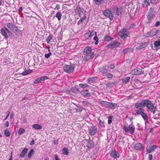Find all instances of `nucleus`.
Returning <instances> with one entry per match:
<instances>
[{
    "mask_svg": "<svg viewBox=\"0 0 160 160\" xmlns=\"http://www.w3.org/2000/svg\"><path fill=\"white\" fill-rule=\"evenodd\" d=\"M145 103V107H147L148 109L153 114H155L157 109L156 107L154 106L152 102L146 99Z\"/></svg>",
    "mask_w": 160,
    "mask_h": 160,
    "instance_id": "nucleus-1",
    "label": "nucleus"
},
{
    "mask_svg": "<svg viewBox=\"0 0 160 160\" xmlns=\"http://www.w3.org/2000/svg\"><path fill=\"white\" fill-rule=\"evenodd\" d=\"M123 129L126 132L128 133L129 132L132 134H133L135 131V127L132 123L130 124L128 127L126 125H124Z\"/></svg>",
    "mask_w": 160,
    "mask_h": 160,
    "instance_id": "nucleus-2",
    "label": "nucleus"
},
{
    "mask_svg": "<svg viewBox=\"0 0 160 160\" xmlns=\"http://www.w3.org/2000/svg\"><path fill=\"white\" fill-rule=\"evenodd\" d=\"M75 67L73 65L65 64L63 67L64 71L67 73H70L73 72Z\"/></svg>",
    "mask_w": 160,
    "mask_h": 160,
    "instance_id": "nucleus-3",
    "label": "nucleus"
},
{
    "mask_svg": "<svg viewBox=\"0 0 160 160\" xmlns=\"http://www.w3.org/2000/svg\"><path fill=\"white\" fill-rule=\"evenodd\" d=\"M119 35L122 38H126L128 35V31L125 28H122L118 32Z\"/></svg>",
    "mask_w": 160,
    "mask_h": 160,
    "instance_id": "nucleus-4",
    "label": "nucleus"
},
{
    "mask_svg": "<svg viewBox=\"0 0 160 160\" xmlns=\"http://www.w3.org/2000/svg\"><path fill=\"white\" fill-rule=\"evenodd\" d=\"M103 13L107 18H109L110 20H113V16L112 12L109 9H107L104 11Z\"/></svg>",
    "mask_w": 160,
    "mask_h": 160,
    "instance_id": "nucleus-5",
    "label": "nucleus"
},
{
    "mask_svg": "<svg viewBox=\"0 0 160 160\" xmlns=\"http://www.w3.org/2000/svg\"><path fill=\"white\" fill-rule=\"evenodd\" d=\"M154 8L153 7H151L147 15V18L149 20L152 19L155 17Z\"/></svg>",
    "mask_w": 160,
    "mask_h": 160,
    "instance_id": "nucleus-6",
    "label": "nucleus"
},
{
    "mask_svg": "<svg viewBox=\"0 0 160 160\" xmlns=\"http://www.w3.org/2000/svg\"><path fill=\"white\" fill-rule=\"evenodd\" d=\"M146 99L142 100L137 102L135 105V108L138 109L139 108L145 107Z\"/></svg>",
    "mask_w": 160,
    "mask_h": 160,
    "instance_id": "nucleus-7",
    "label": "nucleus"
},
{
    "mask_svg": "<svg viewBox=\"0 0 160 160\" xmlns=\"http://www.w3.org/2000/svg\"><path fill=\"white\" fill-rule=\"evenodd\" d=\"M158 33V29L156 28L152 29L149 32H148L146 34L147 37H152L156 35Z\"/></svg>",
    "mask_w": 160,
    "mask_h": 160,
    "instance_id": "nucleus-8",
    "label": "nucleus"
},
{
    "mask_svg": "<svg viewBox=\"0 0 160 160\" xmlns=\"http://www.w3.org/2000/svg\"><path fill=\"white\" fill-rule=\"evenodd\" d=\"M120 43L118 42H111L108 45V48L113 49L117 48L120 45Z\"/></svg>",
    "mask_w": 160,
    "mask_h": 160,
    "instance_id": "nucleus-9",
    "label": "nucleus"
},
{
    "mask_svg": "<svg viewBox=\"0 0 160 160\" xmlns=\"http://www.w3.org/2000/svg\"><path fill=\"white\" fill-rule=\"evenodd\" d=\"M144 71L143 68H136L134 69L132 72V74L134 75H139L143 74Z\"/></svg>",
    "mask_w": 160,
    "mask_h": 160,
    "instance_id": "nucleus-10",
    "label": "nucleus"
},
{
    "mask_svg": "<svg viewBox=\"0 0 160 160\" xmlns=\"http://www.w3.org/2000/svg\"><path fill=\"white\" fill-rule=\"evenodd\" d=\"M89 132L90 134L92 136L94 135L97 132V128L95 126L90 127L89 128Z\"/></svg>",
    "mask_w": 160,
    "mask_h": 160,
    "instance_id": "nucleus-11",
    "label": "nucleus"
},
{
    "mask_svg": "<svg viewBox=\"0 0 160 160\" xmlns=\"http://www.w3.org/2000/svg\"><path fill=\"white\" fill-rule=\"evenodd\" d=\"M1 31L3 36L6 38H8V34L9 35V30L6 28H4L1 29Z\"/></svg>",
    "mask_w": 160,
    "mask_h": 160,
    "instance_id": "nucleus-12",
    "label": "nucleus"
},
{
    "mask_svg": "<svg viewBox=\"0 0 160 160\" xmlns=\"http://www.w3.org/2000/svg\"><path fill=\"white\" fill-rule=\"evenodd\" d=\"M110 156L114 158H117L120 157V155L115 149H114L110 153Z\"/></svg>",
    "mask_w": 160,
    "mask_h": 160,
    "instance_id": "nucleus-13",
    "label": "nucleus"
},
{
    "mask_svg": "<svg viewBox=\"0 0 160 160\" xmlns=\"http://www.w3.org/2000/svg\"><path fill=\"white\" fill-rule=\"evenodd\" d=\"M94 53L87 54V55L84 57V60L88 61L89 60L92 59L94 58Z\"/></svg>",
    "mask_w": 160,
    "mask_h": 160,
    "instance_id": "nucleus-14",
    "label": "nucleus"
},
{
    "mask_svg": "<svg viewBox=\"0 0 160 160\" xmlns=\"http://www.w3.org/2000/svg\"><path fill=\"white\" fill-rule=\"evenodd\" d=\"M154 50H158L160 48V37L158 38L157 40L154 42Z\"/></svg>",
    "mask_w": 160,
    "mask_h": 160,
    "instance_id": "nucleus-15",
    "label": "nucleus"
},
{
    "mask_svg": "<svg viewBox=\"0 0 160 160\" xmlns=\"http://www.w3.org/2000/svg\"><path fill=\"white\" fill-rule=\"evenodd\" d=\"M148 44L147 42L141 43L137 45L136 48L137 49H140L145 48L147 46Z\"/></svg>",
    "mask_w": 160,
    "mask_h": 160,
    "instance_id": "nucleus-16",
    "label": "nucleus"
},
{
    "mask_svg": "<svg viewBox=\"0 0 160 160\" xmlns=\"http://www.w3.org/2000/svg\"><path fill=\"white\" fill-rule=\"evenodd\" d=\"M79 92H80V91L78 89L75 87L72 88L69 91V93L72 95H73L74 93H79Z\"/></svg>",
    "mask_w": 160,
    "mask_h": 160,
    "instance_id": "nucleus-17",
    "label": "nucleus"
},
{
    "mask_svg": "<svg viewBox=\"0 0 160 160\" xmlns=\"http://www.w3.org/2000/svg\"><path fill=\"white\" fill-rule=\"evenodd\" d=\"M47 78V77L46 76L38 78L36 79L34 81V84L38 83L41 82L42 81H43Z\"/></svg>",
    "mask_w": 160,
    "mask_h": 160,
    "instance_id": "nucleus-18",
    "label": "nucleus"
},
{
    "mask_svg": "<svg viewBox=\"0 0 160 160\" xmlns=\"http://www.w3.org/2000/svg\"><path fill=\"white\" fill-rule=\"evenodd\" d=\"M81 93L83 96L84 97H88L91 96V93L89 92L85 89H83Z\"/></svg>",
    "mask_w": 160,
    "mask_h": 160,
    "instance_id": "nucleus-19",
    "label": "nucleus"
},
{
    "mask_svg": "<svg viewBox=\"0 0 160 160\" xmlns=\"http://www.w3.org/2000/svg\"><path fill=\"white\" fill-rule=\"evenodd\" d=\"M157 148V146H156V145H152L149 148H146V151H147V153H150L151 152L154 151L155 149H156Z\"/></svg>",
    "mask_w": 160,
    "mask_h": 160,
    "instance_id": "nucleus-20",
    "label": "nucleus"
},
{
    "mask_svg": "<svg viewBox=\"0 0 160 160\" xmlns=\"http://www.w3.org/2000/svg\"><path fill=\"white\" fill-rule=\"evenodd\" d=\"M143 147V145L140 143H137L134 145V148L136 150L140 151Z\"/></svg>",
    "mask_w": 160,
    "mask_h": 160,
    "instance_id": "nucleus-21",
    "label": "nucleus"
},
{
    "mask_svg": "<svg viewBox=\"0 0 160 160\" xmlns=\"http://www.w3.org/2000/svg\"><path fill=\"white\" fill-rule=\"evenodd\" d=\"M86 141L87 142V147L88 148H91L93 147L94 144L93 141L90 139L86 140Z\"/></svg>",
    "mask_w": 160,
    "mask_h": 160,
    "instance_id": "nucleus-22",
    "label": "nucleus"
},
{
    "mask_svg": "<svg viewBox=\"0 0 160 160\" xmlns=\"http://www.w3.org/2000/svg\"><path fill=\"white\" fill-rule=\"evenodd\" d=\"M84 10L83 8H80L79 6H77L74 9L75 12L79 14V13L83 12Z\"/></svg>",
    "mask_w": 160,
    "mask_h": 160,
    "instance_id": "nucleus-23",
    "label": "nucleus"
},
{
    "mask_svg": "<svg viewBox=\"0 0 160 160\" xmlns=\"http://www.w3.org/2000/svg\"><path fill=\"white\" fill-rule=\"evenodd\" d=\"M84 53H86L87 54L91 53H93L92 52L91 48L90 47H86L83 50Z\"/></svg>",
    "mask_w": 160,
    "mask_h": 160,
    "instance_id": "nucleus-24",
    "label": "nucleus"
},
{
    "mask_svg": "<svg viewBox=\"0 0 160 160\" xmlns=\"http://www.w3.org/2000/svg\"><path fill=\"white\" fill-rule=\"evenodd\" d=\"M28 149L26 148H24L22 152L20 155V157L21 158H24L25 157V154L27 152Z\"/></svg>",
    "mask_w": 160,
    "mask_h": 160,
    "instance_id": "nucleus-25",
    "label": "nucleus"
},
{
    "mask_svg": "<svg viewBox=\"0 0 160 160\" xmlns=\"http://www.w3.org/2000/svg\"><path fill=\"white\" fill-rule=\"evenodd\" d=\"M108 107L113 109H115L117 107V104L112 102H109Z\"/></svg>",
    "mask_w": 160,
    "mask_h": 160,
    "instance_id": "nucleus-26",
    "label": "nucleus"
},
{
    "mask_svg": "<svg viewBox=\"0 0 160 160\" xmlns=\"http://www.w3.org/2000/svg\"><path fill=\"white\" fill-rule=\"evenodd\" d=\"M98 70L99 72L103 74L107 73L108 71V70L105 67L99 68Z\"/></svg>",
    "mask_w": 160,
    "mask_h": 160,
    "instance_id": "nucleus-27",
    "label": "nucleus"
},
{
    "mask_svg": "<svg viewBox=\"0 0 160 160\" xmlns=\"http://www.w3.org/2000/svg\"><path fill=\"white\" fill-rule=\"evenodd\" d=\"M62 14L60 12H58L53 17V18L55 17H56L57 18L59 21L62 18Z\"/></svg>",
    "mask_w": 160,
    "mask_h": 160,
    "instance_id": "nucleus-28",
    "label": "nucleus"
},
{
    "mask_svg": "<svg viewBox=\"0 0 160 160\" xmlns=\"http://www.w3.org/2000/svg\"><path fill=\"white\" fill-rule=\"evenodd\" d=\"M98 102L101 103L102 105L105 106V107L107 108L108 107L109 102H108L102 101Z\"/></svg>",
    "mask_w": 160,
    "mask_h": 160,
    "instance_id": "nucleus-29",
    "label": "nucleus"
},
{
    "mask_svg": "<svg viewBox=\"0 0 160 160\" xmlns=\"http://www.w3.org/2000/svg\"><path fill=\"white\" fill-rule=\"evenodd\" d=\"M130 79L129 77H126L122 79V82L123 83L126 84L129 82Z\"/></svg>",
    "mask_w": 160,
    "mask_h": 160,
    "instance_id": "nucleus-30",
    "label": "nucleus"
},
{
    "mask_svg": "<svg viewBox=\"0 0 160 160\" xmlns=\"http://www.w3.org/2000/svg\"><path fill=\"white\" fill-rule=\"evenodd\" d=\"M17 27L15 25L11 23V30H12L14 33H16L17 31Z\"/></svg>",
    "mask_w": 160,
    "mask_h": 160,
    "instance_id": "nucleus-31",
    "label": "nucleus"
},
{
    "mask_svg": "<svg viewBox=\"0 0 160 160\" xmlns=\"http://www.w3.org/2000/svg\"><path fill=\"white\" fill-rule=\"evenodd\" d=\"M113 39V38H111L109 36L106 35L104 37V40L105 41L110 42Z\"/></svg>",
    "mask_w": 160,
    "mask_h": 160,
    "instance_id": "nucleus-32",
    "label": "nucleus"
},
{
    "mask_svg": "<svg viewBox=\"0 0 160 160\" xmlns=\"http://www.w3.org/2000/svg\"><path fill=\"white\" fill-rule=\"evenodd\" d=\"M32 127L33 128H34L35 129L38 130L41 129L42 128L41 125L37 124L33 125L32 126Z\"/></svg>",
    "mask_w": 160,
    "mask_h": 160,
    "instance_id": "nucleus-33",
    "label": "nucleus"
},
{
    "mask_svg": "<svg viewBox=\"0 0 160 160\" xmlns=\"http://www.w3.org/2000/svg\"><path fill=\"white\" fill-rule=\"evenodd\" d=\"M121 7L119 6L116 9V14L118 15H120L121 14Z\"/></svg>",
    "mask_w": 160,
    "mask_h": 160,
    "instance_id": "nucleus-34",
    "label": "nucleus"
},
{
    "mask_svg": "<svg viewBox=\"0 0 160 160\" xmlns=\"http://www.w3.org/2000/svg\"><path fill=\"white\" fill-rule=\"evenodd\" d=\"M32 72V70L30 69L27 70L23 72L22 74L23 75H26L31 73Z\"/></svg>",
    "mask_w": 160,
    "mask_h": 160,
    "instance_id": "nucleus-35",
    "label": "nucleus"
},
{
    "mask_svg": "<svg viewBox=\"0 0 160 160\" xmlns=\"http://www.w3.org/2000/svg\"><path fill=\"white\" fill-rule=\"evenodd\" d=\"M94 3L97 5H101L104 0H93Z\"/></svg>",
    "mask_w": 160,
    "mask_h": 160,
    "instance_id": "nucleus-36",
    "label": "nucleus"
},
{
    "mask_svg": "<svg viewBox=\"0 0 160 160\" xmlns=\"http://www.w3.org/2000/svg\"><path fill=\"white\" fill-rule=\"evenodd\" d=\"M93 34H92V33L91 32H87L85 35V36L87 38H89L92 37Z\"/></svg>",
    "mask_w": 160,
    "mask_h": 160,
    "instance_id": "nucleus-37",
    "label": "nucleus"
},
{
    "mask_svg": "<svg viewBox=\"0 0 160 160\" xmlns=\"http://www.w3.org/2000/svg\"><path fill=\"white\" fill-rule=\"evenodd\" d=\"M62 154L64 155H67L68 154V150L66 148H64L62 150Z\"/></svg>",
    "mask_w": 160,
    "mask_h": 160,
    "instance_id": "nucleus-38",
    "label": "nucleus"
},
{
    "mask_svg": "<svg viewBox=\"0 0 160 160\" xmlns=\"http://www.w3.org/2000/svg\"><path fill=\"white\" fill-rule=\"evenodd\" d=\"M141 115L144 120L147 121L148 120V117L147 114L144 112L142 113V114Z\"/></svg>",
    "mask_w": 160,
    "mask_h": 160,
    "instance_id": "nucleus-39",
    "label": "nucleus"
},
{
    "mask_svg": "<svg viewBox=\"0 0 160 160\" xmlns=\"http://www.w3.org/2000/svg\"><path fill=\"white\" fill-rule=\"evenodd\" d=\"M34 151L33 149H31L28 154V157L29 158H30L34 154Z\"/></svg>",
    "mask_w": 160,
    "mask_h": 160,
    "instance_id": "nucleus-40",
    "label": "nucleus"
},
{
    "mask_svg": "<svg viewBox=\"0 0 160 160\" xmlns=\"http://www.w3.org/2000/svg\"><path fill=\"white\" fill-rule=\"evenodd\" d=\"M97 78L96 77H92L88 79V81L90 83H92L94 81H95Z\"/></svg>",
    "mask_w": 160,
    "mask_h": 160,
    "instance_id": "nucleus-41",
    "label": "nucleus"
},
{
    "mask_svg": "<svg viewBox=\"0 0 160 160\" xmlns=\"http://www.w3.org/2000/svg\"><path fill=\"white\" fill-rule=\"evenodd\" d=\"M144 111V110L142 108H139V110L136 111V113L138 114L141 115L142 113Z\"/></svg>",
    "mask_w": 160,
    "mask_h": 160,
    "instance_id": "nucleus-42",
    "label": "nucleus"
},
{
    "mask_svg": "<svg viewBox=\"0 0 160 160\" xmlns=\"http://www.w3.org/2000/svg\"><path fill=\"white\" fill-rule=\"evenodd\" d=\"M85 12L84 11H83V12H82L83 13V16L82 17H81V15L82 14L81 13H79V16L81 17V18L82 19V20H84L86 19V14H85Z\"/></svg>",
    "mask_w": 160,
    "mask_h": 160,
    "instance_id": "nucleus-43",
    "label": "nucleus"
},
{
    "mask_svg": "<svg viewBox=\"0 0 160 160\" xmlns=\"http://www.w3.org/2000/svg\"><path fill=\"white\" fill-rule=\"evenodd\" d=\"M131 51V48H128L124 49L123 50V53L124 54H125L126 53H128L129 52Z\"/></svg>",
    "mask_w": 160,
    "mask_h": 160,
    "instance_id": "nucleus-44",
    "label": "nucleus"
},
{
    "mask_svg": "<svg viewBox=\"0 0 160 160\" xmlns=\"http://www.w3.org/2000/svg\"><path fill=\"white\" fill-rule=\"evenodd\" d=\"M25 130L23 128H20L19 130L18 134L19 135H21L24 133L25 132Z\"/></svg>",
    "mask_w": 160,
    "mask_h": 160,
    "instance_id": "nucleus-45",
    "label": "nucleus"
},
{
    "mask_svg": "<svg viewBox=\"0 0 160 160\" xmlns=\"http://www.w3.org/2000/svg\"><path fill=\"white\" fill-rule=\"evenodd\" d=\"M79 86L81 88H84L88 86V85L87 84L80 83L79 84Z\"/></svg>",
    "mask_w": 160,
    "mask_h": 160,
    "instance_id": "nucleus-46",
    "label": "nucleus"
},
{
    "mask_svg": "<svg viewBox=\"0 0 160 160\" xmlns=\"http://www.w3.org/2000/svg\"><path fill=\"white\" fill-rule=\"evenodd\" d=\"M4 134L6 137H8L10 135V132L8 129H7L5 130Z\"/></svg>",
    "mask_w": 160,
    "mask_h": 160,
    "instance_id": "nucleus-47",
    "label": "nucleus"
},
{
    "mask_svg": "<svg viewBox=\"0 0 160 160\" xmlns=\"http://www.w3.org/2000/svg\"><path fill=\"white\" fill-rule=\"evenodd\" d=\"M52 36L51 35H50L49 36L46 38L47 42L48 43H49L51 40Z\"/></svg>",
    "mask_w": 160,
    "mask_h": 160,
    "instance_id": "nucleus-48",
    "label": "nucleus"
},
{
    "mask_svg": "<svg viewBox=\"0 0 160 160\" xmlns=\"http://www.w3.org/2000/svg\"><path fill=\"white\" fill-rule=\"evenodd\" d=\"M144 3L147 5H150V3L151 2V0H144Z\"/></svg>",
    "mask_w": 160,
    "mask_h": 160,
    "instance_id": "nucleus-49",
    "label": "nucleus"
},
{
    "mask_svg": "<svg viewBox=\"0 0 160 160\" xmlns=\"http://www.w3.org/2000/svg\"><path fill=\"white\" fill-rule=\"evenodd\" d=\"M113 117L111 116H109L108 118V124H111L112 122V119Z\"/></svg>",
    "mask_w": 160,
    "mask_h": 160,
    "instance_id": "nucleus-50",
    "label": "nucleus"
},
{
    "mask_svg": "<svg viewBox=\"0 0 160 160\" xmlns=\"http://www.w3.org/2000/svg\"><path fill=\"white\" fill-rule=\"evenodd\" d=\"M136 25L134 23H132L131 24L129 28H128L129 30H130L132 29H134L136 27Z\"/></svg>",
    "mask_w": 160,
    "mask_h": 160,
    "instance_id": "nucleus-51",
    "label": "nucleus"
},
{
    "mask_svg": "<svg viewBox=\"0 0 160 160\" xmlns=\"http://www.w3.org/2000/svg\"><path fill=\"white\" fill-rule=\"evenodd\" d=\"M106 75L108 78H112L113 77V75L111 73H108Z\"/></svg>",
    "mask_w": 160,
    "mask_h": 160,
    "instance_id": "nucleus-52",
    "label": "nucleus"
},
{
    "mask_svg": "<svg viewBox=\"0 0 160 160\" xmlns=\"http://www.w3.org/2000/svg\"><path fill=\"white\" fill-rule=\"evenodd\" d=\"M115 67V66L114 64H111L110 66H109L108 67V68L109 69H113Z\"/></svg>",
    "mask_w": 160,
    "mask_h": 160,
    "instance_id": "nucleus-53",
    "label": "nucleus"
},
{
    "mask_svg": "<svg viewBox=\"0 0 160 160\" xmlns=\"http://www.w3.org/2000/svg\"><path fill=\"white\" fill-rule=\"evenodd\" d=\"M114 84V83H111V82H109L108 83L107 85V86L108 87H112V86Z\"/></svg>",
    "mask_w": 160,
    "mask_h": 160,
    "instance_id": "nucleus-54",
    "label": "nucleus"
},
{
    "mask_svg": "<svg viewBox=\"0 0 160 160\" xmlns=\"http://www.w3.org/2000/svg\"><path fill=\"white\" fill-rule=\"evenodd\" d=\"M51 55V53L49 52V53L45 55V57L46 58H48Z\"/></svg>",
    "mask_w": 160,
    "mask_h": 160,
    "instance_id": "nucleus-55",
    "label": "nucleus"
},
{
    "mask_svg": "<svg viewBox=\"0 0 160 160\" xmlns=\"http://www.w3.org/2000/svg\"><path fill=\"white\" fill-rule=\"evenodd\" d=\"M98 120L99 121V124L100 126L102 127H103L104 126L103 122L100 119H98Z\"/></svg>",
    "mask_w": 160,
    "mask_h": 160,
    "instance_id": "nucleus-56",
    "label": "nucleus"
},
{
    "mask_svg": "<svg viewBox=\"0 0 160 160\" xmlns=\"http://www.w3.org/2000/svg\"><path fill=\"white\" fill-rule=\"evenodd\" d=\"M60 8V5L59 4H57L56 5L55 8L54 9V10L56 9L57 10L59 9Z\"/></svg>",
    "mask_w": 160,
    "mask_h": 160,
    "instance_id": "nucleus-57",
    "label": "nucleus"
},
{
    "mask_svg": "<svg viewBox=\"0 0 160 160\" xmlns=\"http://www.w3.org/2000/svg\"><path fill=\"white\" fill-rule=\"evenodd\" d=\"M83 109V108L81 106L79 107L78 108V112H82Z\"/></svg>",
    "mask_w": 160,
    "mask_h": 160,
    "instance_id": "nucleus-58",
    "label": "nucleus"
},
{
    "mask_svg": "<svg viewBox=\"0 0 160 160\" xmlns=\"http://www.w3.org/2000/svg\"><path fill=\"white\" fill-rule=\"evenodd\" d=\"M95 34L96 35L94 37L93 39L95 41L98 40V38L97 36V35H96L97 32H95Z\"/></svg>",
    "mask_w": 160,
    "mask_h": 160,
    "instance_id": "nucleus-59",
    "label": "nucleus"
},
{
    "mask_svg": "<svg viewBox=\"0 0 160 160\" xmlns=\"http://www.w3.org/2000/svg\"><path fill=\"white\" fill-rule=\"evenodd\" d=\"M160 25V22L159 21H157L156 22L155 24V26L156 27H157L158 26Z\"/></svg>",
    "mask_w": 160,
    "mask_h": 160,
    "instance_id": "nucleus-60",
    "label": "nucleus"
},
{
    "mask_svg": "<svg viewBox=\"0 0 160 160\" xmlns=\"http://www.w3.org/2000/svg\"><path fill=\"white\" fill-rule=\"evenodd\" d=\"M152 155L149 154L148 156L149 160H152Z\"/></svg>",
    "mask_w": 160,
    "mask_h": 160,
    "instance_id": "nucleus-61",
    "label": "nucleus"
},
{
    "mask_svg": "<svg viewBox=\"0 0 160 160\" xmlns=\"http://www.w3.org/2000/svg\"><path fill=\"white\" fill-rule=\"evenodd\" d=\"M9 113H10V112H7V115L6 117L4 119V120H6L8 118V117L9 116Z\"/></svg>",
    "mask_w": 160,
    "mask_h": 160,
    "instance_id": "nucleus-62",
    "label": "nucleus"
},
{
    "mask_svg": "<svg viewBox=\"0 0 160 160\" xmlns=\"http://www.w3.org/2000/svg\"><path fill=\"white\" fill-rule=\"evenodd\" d=\"M9 113H10V112H7V115L6 117L4 119V120H6L8 118V117L9 116Z\"/></svg>",
    "mask_w": 160,
    "mask_h": 160,
    "instance_id": "nucleus-63",
    "label": "nucleus"
},
{
    "mask_svg": "<svg viewBox=\"0 0 160 160\" xmlns=\"http://www.w3.org/2000/svg\"><path fill=\"white\" fill-rule=\"evenodd\" d=\"M83 20H82V19L81 18H80V20L78 21V25H79V24H80L81 23H82V21H83Z\"/></svg>",
    "mask_w": 160,
    "mask_h": 160,
    "instance_id": "nucleus-64",
    "label": "nucleus"
}]
</instances>
